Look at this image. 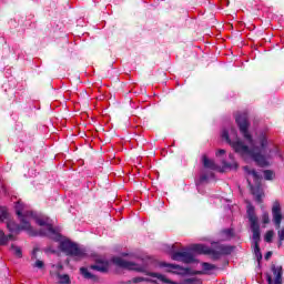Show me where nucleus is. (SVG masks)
Here are the masks:
<instances>
[{"mask_svg": "<svg viewBox=\"0 0 284 284\" xmlns=\"http://www.w3.org/2000/svg\"><path fill=\"white\" fill-rule=\"evenodd\" d=\"M244 172L247 176V183L251 187L252 194L255 196L256 201L261 203V199H263V191L261 190V181L263 178L261 174L251 169L250 166H244Z\"/></svg>", "mask_w": 284, "mask_h": 284, "instance_id": "5", "label": "nucleus"}, {"mask_svg": "<svg viewBox=\"0 0 284 284\" xmlns=\"http://www.w3.org/2000/svg\"><path fill=\"white\" fill-rule=\"evenodd\" d=\"M230 159L232 163L223 162V168L216 165L213 160L207 159V155L202 156V163L206 170H212L215 172H225L226 170H236L239 168V163L234 161V155L230 154Z\"/></svg>", "mask_w": 284, "mask_h": 284, "instance_id": "6", "label": "nucleus"}, {"mask_svg": "<svg viewBox=\"0 0 284 284\" xmlns=\"http://www.w3.org/2000/svg\"><path fill=\"white\" fill-rule=\"evenodd\" d=\"M11 252L17 256V258H21V256H23L21 248L14 244H11Z\"/></svg>", "mask_w": 284, "mask_h": 284, "instance_id": "19", "label": "nucleus"}, {"mask_svg": "<svg viewBox=\"0 0 284 284\" xmlns=\"http://www.w3.org/2000/svg\"><path fill=\"white\" fill-rule=\"evenodd\" d=\"M222 154H225V150L220 149V150L216 152V156H222Z\"/></svg>", "mask_w": 284, "mask_h": 284, "instance_id": "29", "label": "nucleus"}, {"mask_svg": "<svg viewBox=\"0 0 284 284\" xmlns=\"http://www.w3.org/2000/svg\"><path fill=\"white\" fill-rule=\"evenodd\" d=\"M270 258H272V252H267V253L265 254V260H266V261H270Z\"/></svg>", "mask_w": 284, "mask_h": 284, "instance_id": "30", "label": "nucleus"}, {"mask_svg": "<svg viewBox=\"0 0 284 284\" xmlns=\"http://www.w3.org/2000/svg\"><path fill=\"white\" fill-rule=\"evenodd\" d=\"M274 154H275V155L278 154V151H275Z\"/></svg>", "mask_w": 284, "mask_h": 284, "instance_id": "32", "label": "nucleus"}, {"mask_svg": "<svg viewBox=\"0 0 284 284\" xmlns=\"http://www.w3.org/2000/svg\"><path fill=\"white\" fill-rule=\"evenodd\" d=\"M112 263L118 267H122V270H132L134 272H145V266L134 263L132 261H126L123 257H113Z\"/></svg>", "mask_w": 284, "mask_h": 284, "instance_id": "7", "label": "nucleus"}, {"mask_svg": "<svg viewBox=\"0 0 284 284\" xmlns=\"http://www.w3.org/2000/svg\"><path fill=\"white\" fill-rule=\"evenodd\" d=\"M171 258L173 261H180L181 263H194V261H196V258L194 257V253H192V251L189 250H182V251H178L171 252Z\"/></svg>", "mask_w": 284, "mask_h": 284, "instance_id": "9", "label": "nucleus"}, {"mask_svg": "<svg viewBox=\"0 0 284 284\" xmlns=\"http://www.w3.org/2000/svg\"><path fill=\"white\" fill-rule=\"evenodd\" d=\"M247 216L253 232L254 254L256 260L261 261V258H263V254H261V248L258 247V241H261V226L258 225V217L254 213V206H247Z\"/></svg>", "mask_w": 284, "mask_h": 284, "instance_id": "3", "label": "nucleus"}, {"mask_svg": "<svg viewBox=\"0 0 284 284\" xmlns=\"http://www.w3.org/2000/svg\"><path fill=\"white\" fill-rule=\"evenodd\" d=\"M61 270H63L61 263L52 265L51 275L55 276V281H58L59 284H70V275L61 274Z\"/></svg>", "mask_w": 284, "mask_h": 284, "instance_id": "11", "label": "nucleus"}, {"mask_svg": "<svg viewBox=\"0 0 284 284\" xmlns=\"http://www.w3.org/2000/svg\"><path fill=\"white\" fill-rule=\"evenodd\" d=\"M148 276H152V278H158V281H161V283H166V284H201V281L196 278H187V280H184L182 283H176L168 278L165 275L160 273H154V272L148 273Z\"/></svg>", "mask_w": 284, "mask_h": 284, "instance_id": "10", "label": "nucleus"}, {"mask_svg": "<svg viewBox=\"0 0 284 284\" xmlns=\"http://www.w3.org/2000/svg\"><path fill=\"white\" fill-rule=\"evenodd\" d=\"M16 213L19 217L20 225L12 220H8L7 230L10 232L9 234H13L14 236V234H20L22 230L29 234H32V225L30 224V221H36L40 227H43L40 231L42 236H48L49 239H52V241L60 243V250L61 252H64L67 256H72V258H75V261H80V258L85 256V250L81 248L74 242L63 239L61 233H58L57 230H54L52 226V220H50V217L45 215H38L37 213L30 211L28 205L21 202L16 204Z\"/></svg>", "mask_w": 284, "mask_h": 284, "instance_id": "1", "label": "nucleus"}, {"mask_svg": "<svg viewBox=\"0 0 284 284\" xmlns=\"http://www.w3.org/2000/svg\"><path fill=\"white\" fill-rule=\"evenodd\" d=\"M193 251L199 254H211L215 258H220V256H225L227 254H232V247L225 246L219 242H213L211 247H207L203 244L193 245Z\"/></svg>", "mask_w": 284, "mask_h": 284, "instance_id": "4", "label": "nucleus"}, {"mask_svg": "<svg viewBox=\"0 0 284 284\" xmlns=\"http://www.w3.org/2000/svg\"><path fill=\"white\" fill-rule=\"evenodd\" d=\"M16 237L13 236V234H8L6 235V232L3 230L0 229V245H8V243H10V241H14Z\"/></svg>", "mask_w": 284, "mask_h": 284, "instance_id": "16", "label": "nucleus"}, {"mask_svg": "<svg viewBox=\"0 0 284 284\" xmlns=\"http://www.w3.org/2000/svg\"><path fill=\"white\" fill-rule=\"evenodd\" d=\"M161 267H166V272H171V274H178L180 276H185L190 274V268L183 267L178 264L162 263Z\"/></svg>", "mask_w": 284, "mask_h": 284, "instance_id": "12", "label": "nucleus"}, {"mask_svg": "<svg viewBox=\"0 0 284 284\" xmlns=\"http://www.w3.org/2000/svg\"><path fill=\"white\" fill-rule=\"evenodd\" d=\"M222 241H227V239H230L232 236V230H225L222 232Z\"/></svg>", "mask_w": 284, "mask_h": 284, "instance_id": "23", "label": "nucleus"}, {"mask_svg": "<svg viewBox=\"0 0 284 284\" xmlns=\"http://www.w3.org/2000/svg\"><path fill=\"white\" fill-rule=\"evenodd\" d=\"M273 223L277 230L281 229V222L283 221V213L281 212V203L274 202L272 206Z\"/></svg>", "mask_w": 284, "mask_h": 284, "instance_id": "13", "label": "nucleus"}, {"mask_svg": "<svg viewBox=\"0 0 284 284\" xmlns=\"http://www.w3.org/2000/svg\"><path fill=\"white\" fill-rule=\"evenodd\" d=\"M80 272L84 278H94V275H92V273H90V271H88L85 267H81Z\"/></svg>", "mask_w": 284, "mask_h": 284, "instance_id": "20", "label": "nucleus"}, {"mask_svg": "<svg viewBox=\"0 0 284 284\" xmlns=\"http://www.w3.org/2000/svg\"><path fill=\"white\" fill-rule=\"evenodd\" d=\"M264 179L266 181H272V179H274V172H272L271 170L264 171Z\"/></svg>", "mask_w": 284, "mask_h": 284, "instance_id": "22", "label": "nucleus"}, {"mask_svg": "<svg viewBox=\"0 0 284 284\" xmlns=\"http://www.w3.org/2000/svg\"><path fill=\"white\" fill-rule=\"evenodd\" d=\"M262 222L264 223V225H267V223H270V214H267V212H264L262 214Z\"/></svg>", "mask_w": 284, "mask_h": 284, "instance_id": "24", "label": "nucleus"}, {"mask_svg": "<svg viewBox=\"0 0 284 284\" xmlns=\"http://www.w3.org/2000/svg\"><path fill=\"white\" fill-rule=\"evenodd\" d=\"M201 265H202V271L197 272V274L212 275L216 272V270H219V267H216V265L210 264L207 262H203Z\"/></svg>", "mask_w": 284, "mask_h": 284, "instance_id": "15", "label": "nucleus"}, {"mask_svg": "<svg viewBox=\"0 0 284 284\" xmlns=\"http://www.w3.org/2000/svg\"><path fill=\"white\" fill-rule=\"evenodd\" d=\"M272 239H274V231H267L264 236V241L266 243H272Z\"/></svg>", "mask_w": 284, "mask_h": 284, "instance_id": "21", "label": "nucleus"}, {"mask_svg": "<svg viewBox=\"0 0 284 284\" xmlns=\"http://www.w3.org/2000/svg\"><path fill=\"white\" fill-rule=\"evenodd\" d=\"M43 261L37 260L36 263L33 264V267H38V270H43Z\"/></svg>", "mask_w": 284, "mask_h": 284, "instance_id": "27", "label": "nucleus"}, {"mask_svg": "<svg viewBox=\"0 0 284 284\" xmlns=\"http://www.w3.org/2000/svg\"><path fill=\"white\" fill-rule=\"evenodd\" d=\"M8 219H10V213H8V209H6L4 206H0V222L4 223L6 221H8Z\"/></svg>", "mask_w": 284, "mask_h": 284, "instance_id": "17", "label": "nucleus"}, {"mask_svg": "<svg viewBox=\"0 0 284 284\" xmlns=\"http://www.w3.org/2000/svg\"><path fill=\"white\" fill-rule=\"evenodd\" d=\"M0 194H6V186H0Z\"/></svg>", "mask_w": 284, "mask_h": 284, "instance_id": "31", "label": "nucleus"}, {"mask_svg": "<svg viewBox=\"0 0 284 284\" xmlns=\"http://www.w3.org/2000/svg\"><path fill=\"white\" fill-rule=\"evenodd\" d=\"M123 256H128V254H123Z\"/></svg>", "mask_w": 284, "mask_h": 284, "instance_id": "33", "label": "nucleus"}, {"mask_svg": "<svg viewBox=\"0 0 284 284\" xmlns=\"http://www.w3.org/2000/svg\"><path fill=\"white\" fill-rule=\"evenodd\" d=\"M277 236L280 239V245H283L284 241V227L277 232Z\"/></svg>", "mask_w": 284, "mask_h": 284, "instance_id": "25", "label": "nucleus"}, {"mask_svg": "<svg viewBox=\"0 0 284 284\" xmlns=\"http://www.w3.org/2000/svg\"><path fill=\"white\" fill-rule=\"evenodd\" d=\"M268 284H283V266L272 264L271 272L266 273Z\"/></svg>", "mask_w": 284, "mask_h": 284, "instance_id": "8", "label": "nucleus"}, {"mask_svg": "<svg viewBox=\"0 0 284 284\" xmlns=\"http://www.w3.org/2000/svg\"><path fill=\"white\" fill-rule=\"evenodd\" d=\"M235 121L240 128V132L242 136H244V141L239 139V134L236 133V129L230 126L229 129H224L222 131V139L233 148L236 154H241L243 159H252L261 165V168H265V165H270L267 161V134L260 133L256 139L252 138L250 134V121L247 120V114L242 113L235 118Z\"/></svg>", "mask_w": 284, "mask_h": 284, "instance_id": "2", "label": "nucleus"}, {"mask_svg": "<svg viewBox=\"0 0 284 284\" xmlns=\"http://www.w3.org/2000/svg\"><path fill=\"white\" fill-rule=\"evenodd\" d=\"M210 179H214V173L213 172H209V173L203 172L200 176L199 183H205V181H210Z\"/></svg>", "mask_w": 284, "mask_h": 284, "instance_id": "18", "label": "nucleus"}, {"mask_svg": "<svg viewBox=\"0 0 284 284\" xmlns=\"http://www.w3.org/2000/svg\"><path fill=\"white\" fill-rule=\"evenodd\" d=\"M91 270H97V272H108V270H110V262L105 258H98L95 264L91 265Z\"/></svg>", "mask_w": 284, "mask_h": 284, "instance_id": "14", "label": "nucleus"}, {"mask_svg": "<svg viewBox=\"0 0 284 284\" xmlns=\"http://www.w3.org/2000/svg\"><path fill=\"white\" fill-rule=\"evenodd\" d=\"M143 281H145V278L143 277H133L131 281H129V284H138V283H143Z\"/></svg>", "mask_w": 284, "mask_h": 284, "instance_id": "26", "label": "nucleus"}, {"mask_svg": "<svg viewBox=\"0 0 284 284\" xmlns=\"http://www.w3.org/2000/svg\"><path fill=\"white\" fill-rule=\"evenodd\" d=\"M37 252H39V248H34L32 252V256L31 258L34 261V258H37Z\"/></svg>", "mask_w": 284, "mask_h": 284, "instance_id": "28", "label": "nucleus"}]
</instances>
